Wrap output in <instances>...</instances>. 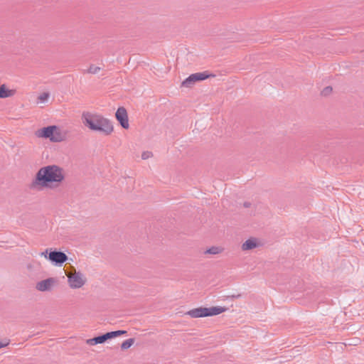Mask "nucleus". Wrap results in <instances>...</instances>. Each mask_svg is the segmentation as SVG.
I'll return each instance as SVG.
<instances>
[{"label": "nucleus", "instance_id": "nucleus-1", "mask_svg": "<svg viewBox=\"0 0 364 364\" xmlns=\"http://www.w3.org/2000/svg\"><path fill=\"white\" fill-rule=\"evenodd\" d=\"M64 169L57 165H48L41 167L36 173L31 188L36 191L58 187L65 180Z\"/></svg>", "mask_w": 364, "mask_h": 364}, {"label": "nucleus", "instance_id": "nucleus-16", "mask_svg": "<svg viewBox=\"0 0 364 364\" xmlns=\"http://www.w3.org/2000/svg\"><path fill=\"white\" fill-rule=\"evenodd\" d=\"M134 343V338H129L126 341H124L122 345H121V348L122 350H127L128 348H129Z\"/></svg>", "mask_w": 364, "mask_h": 364}, {"label": "nucleus", "instance_id": "nucleus-5", "mask_svg": "<svg viewBox=\"0 0 364 364\" xmlns=\"http://www.w3.org/2000/svg\"><path fill=\"white\" fill-rule=\"evenodd\" d=\"M68 277V284L70 289H76L82 288L86 283L85 276L80 272L73 268L71 271L65 272Z\"/></svg>", "mask_w": 364, "mask_h": 364}, {"label": "nucleus", "instance_id": "nucleus-22", "mask_svg": "<svg viewBox=\"0 0 364 364\" xmlns=\"http://www.w3.org/2000/svg\"><path fill=\"white\" fill-rule=\"evenodd\" d=\"M244 205H245V207H248V206H249V204H247V203H245L244 204Z\"/></svg>", "mask_w": 364, "mask_h": 364}, {"label": "nucleus", "instance_id": "nucleus-3", "mask_svg": "<svg viewBox=\"0 0 364 364\" xmlns=\"http://www.w3.org/2000/svg\"><path fill=\"white\" fill-rule=\"evenodd\" d=\"M35 134L38 138L48 139L53 143L62 142L67 139V132L56 125H50L39 129Z\"/></svg>", "mask_w": 364, "mask_h": 364}, {"label": "nucleus", "instance_id": "nucleus-19", "mask_svg": "<svg viewBox=\"0 0 364 364\" xmlns=\"http://www.w3.org/2000/svg\"><path fill=\"white\" fill-rule=\"evenodd\" d=\"M332 91V88L331 87H326V88H324L322 91V94L323 95H328Z\"/></svg>", "mask_w": 364, "mask_h": 364}, {"label": "nucleus", "instance_id": "nucleus-10", "mask_svg": "<svg viewBox=\"0 0 364 364\" xmlns=\"http://www.w3.org/2000/svg\"><path fill=\"white\" fill-rule=\"evenodd\" d=\"M115 117L123 128H129L128 115L125 108L119 107L115 113Z\"/></svg>", "mask_w": 364, "mask_h": 364}, {"label": "nucleus", "instance_id": "nucleus-20", "mask_svg": "<svg viewBox=\"0 0 364 364\" xmlns=\"http://www.w3.org/2000/svg\"><path fill=\"white\" fill-rule=\"evenodd\" d=\"M41 255L44 257L46 259H48V250H46V252H43L41 253Z\"/></svg>", "mask_w": 364, "mask_h": 364}, {"label": "nucleus", "instance_id": "nucleus-18", "mask_svg": "<svg viewBox=\"0 0 364 364\" xmlns=\"http://www.w3.org/2000/svg\"><path fill=\"white\" fill-rule=\"evenodd\" d=\"M152 156V153L150 151H144L141 154V158L143 159H148Z\"/></svg>", "mask_w": 364, "mask_h": 364}, {"label": "nucleus", "instance_id": "nucleus-7", "mask_svg": "<svg viewBox=\"0 0 364 364\" xmlns=\"http://www.w3.org/2000/svg\"><path fill=\"white\" fill-rule=\"evenodd\" d=\"M209 77L206 73H196L191 74L182 82V86L185 87H191L196 82L207 79Z\"/></svg>", "mask_w": 364, "mask_h": 364}, {"label": "nucleus", "instance_id": "nucleus-12", "mask_svg": "<svg viewBox=\"0 0 364 364\" xmlns=\"http://www.w3.org/2000/svg\"><path fill=\"white\" fill-rule=\"evenodd\" d=\"M106 341L105 337L104 335L95 337L93 338H90L86 340V343L90 346H95L100 343H103Z\"/></svg>", "mask_w": 364, "mask_h": 364}, {"label": "nucleus", "instance_id": "nucleus-11", "mask_svg": "<svg viewBox=\"0 0 364 364\" xmlns=\"http://www.w3.org/2000/svg\"><path fill=\"white\" fill-rule=\"evenodd\" d=\"M16 91L14 90H10L3 84L0 85V98H7L12 97L15 95Z\"/></svg>", "mask_w": 364, "mask_h": 364}, {"label": "nucleus", "instance_id": "nucleus-13", "mask_svg": "<svg viewBox=\"0 0 364 364\" xmlns=\"http://www.w3.org/2000/svg\"><path fill=\"white\" fill-rule=\"evenodd\" d=\"M126 333H127L126 331L119 330V331H116L108 332V333L104 334V336L105 337V340L107 341L109 339H112V338H114L115 337H117V336L126 334Z\"/></svg>", "mask_w": 364, "mask_h": 364}, {"label": "nucleus", "instance_id": "nucleus-15", "mask_svg": "<svg viewBox=\"0 0 364 364\" xmlns=\"http://www.w3.org/2000/svg\"><path fill=\"white\" fill-rule=\"evenodd\" d=\"M50 94L48 92H43L37 98V104H45L48 101Z\"/></svg>", "mask_w": 364, "mask_h": 364}, {"label": "nucleus", "instance_id": "nucleus-2", "mask_svg": "<svg viewBox=\"0 0 364 364\" xmlns=\"http://www.w3.org/2000/svg\"><path fill=\"white\" fill-rule=\"evenodd\" d=\"M81 120L87 129L104 136H109L114 132L112 122L99 113L85 111L82 113Z\"/></svg>", "mask_w": 364, "mask_h": 364}, {"label": "nucleus", "instance_id": "nucleus-14", "mask_svg": "<svg viewBox=\"0 0 364 364\" xmlns=\"http://www.w3.org/2000/svg\"><path fill=\"white\" fill-rule=\"evenodd\" d=\"M224 249L219 246H213L205 251V254L218 255L223 252Z\"/></svg>", "mask_w": 364, "mask_h": 364}, {"label": "nucleus", "instance_id": "nucleus-17", "mask_svg": "<svg viewBox=\"0 0 364 364\" xmlns=\"http://www.w3.org/2000/svg\"><path fill=\"white\" fill-rule=\"evenodd\" d=\"M100 70H101V68L100 67L96 66L95 65H90L89 68L87 69V73H90V74H96Z\"/></svg>", "mask_w": 364, "mask_h": 364}, {"label": "nucleus", "instance_id": "nucleus-6", "mask_svg": "<svg viewBox=\"0 0 364 364\" xmlns=\"http://www.w3.org/2000/svg\"><path fill=\"white\" fill-rule=\"evenodd\" d=\"M58 281L55 277H48L36 284V289L41 292L53 291L58 285Z\"/></svg>", "mask_w": 364, "mask_h": 364}, {"label": "nucleus", "instance_id": "nucleus-8", "mask_svg": "<svg viewBox=\"0 0 364 364\" xmlns=\"http://www.w3.org/2000/svg\"><path fill=\"white\" fill-rule=\"evenodd\" d=\"M263 245L262 240L257 237H251L246 240L241 245V250L243 252H247L250 250H255L262 247Z\"/></svg>", "mask_w": 364, "mask_h": 364}, {"label": "nucleus", "instance_id": "nucleus-9", "mask_svg": "<svg viewBox=\"0 0 364 364\" xmlns=\"http://www.w3.org/2000/svg\"><path fill=\"white\" fill-rule=\"evenodd\" d=\"M48 259L54 264L61 266L68 260V256L63 252L55 250L48 254Z\"/></svg>", "mask_w": 364, "mask_h": 364}, {"label": "nucleus", "instance_id": "nucleus-21", "mask_svg": "<svg viewBox=\"0 0 364 364\" xmlns=\"http://www.w3.org/2000/svg\"><path fill=\"white\" fill-rule=\"evenodd\" d=\"M4 346V345H3L1 342H0V348H3Z\"/></svg>", "mask_w": 364, "mask_h": 364}, {"label": "nucleus", "instance_id": "nucleus-4", "mask_svg": "<svg viewBox=\"0 0 364 364\" xmlns=\"http://www.w3.org/2000/svg\"><path fill=\"white\" fill-rule=\"evenodd\" d=\"M226 311V308L222 306H213L210 308L199 307L187 311L185 314L191 318H203L212 316L222 314Z\"/></svg>", "mask_w": 364, "mask_h": 364}]
</instances>
